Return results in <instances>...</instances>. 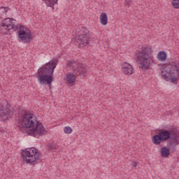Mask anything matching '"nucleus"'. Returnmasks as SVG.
Here are the masks:
<instances>
[{
  "label": "nucleus",
  "instance_id": "nucleus-19",
  "mask_svg": "<svg viewBox=\"0 0 179 179\" xmlns=\"http://www.w3.org/2000/svg\"><path fill=\"white\" fill-rule=\"evenodd\" d=\"M171 5L175 9H179V0H173Z\"/></svg>",
  "mask_w": 179,
  "mask_h": 179
},
{
  "label": "nucleus",
  "instance_id": "nucleus-12",
  "mask_svg": "<svg viewBox=\"0 0 179 179\" xmlns=\"http://www.w3.org/2000/svg\"><path fill=\"white\" fill-rule=\"evenodd\" d=\"M122 71L124 75H132L134 73V67L129 63L124 62L122 64Z\"/></svg>",
  "mask_w": 179,
  "mask_h": 179
},
{
  "label": "nucleus",
  "instance_id": "nucleus-20",
  "mask_svg": "<svg viewBox=\"0 0 179 179\" xmlns=\"http://www.w3.org/2000/svg\"><path fill=\"white\" fill-rule=\"evenodd\" d=\"M64 132L65 134H72V128H71L69 126L65 127L64 129Z\"/></svg>",
  "mask_w": 179,
  "mask_h": 179
},
{
  "label": "nucleus",
  "instance_id": "nucleus-24",
  "mask_svg": "<svg viewBox=\"0 0 179 179\" xmlns=\"http://www.w3.org/2000/svg\"><path fill=\"white\" fill-rule=\"evenodd\" d=\"M0 132H2V131L0 130Z\"/></svg>",
  "mask_w": 179,
  "mask_h": 179
},
{
  "label": "nucleus",
  "instance_id": "nucleus-6",
  "mask_svg": "<svg viewBox=\"0 0 179 179\" xmlns=\"http://www.w3.org/2000/svg\"><path fill=\"white\" fill-rule=\"evenodd\" d=\"M178 67L176 65L168 64L162 70V76L167 82L169 80H171L173 83L177 82L178 80Z\"/></svg>",
  "mask_w": 179,
  "mask_h": 179
},
{
  "label": "nucleus",
  "instance_id": "nucleus-10",
  "mask_svg": "<svg viewBox=\"0 0 179 179\" xmlns=\"http://www.w3.org/2000/svg\"><path fill=\"white\" fill-rule=\"evenodd\" d=\"M77 43H80V45H89V43L90 41V36H89V29H84L81 34L78 35L76 38Z\"/></svg>",
  "mask_w": 179,
  "mask_h": 179
},
{
  "label": "nucleus",
  "instance_id": "nucleus-1",
  "mask_svg": "<svg viewBox=\"0 0 179 179\" xmlns=\"http://www.w3.org/2000/svg\"><path fill=\"white\" fill-rule=\"evenodd\" d=\"M22 127L23 128H30L27 131L28 135L38 138L45 134V129L43 124L38 121L37 117L31 113H25L22 117Z\"/></svg>",
  "mask_w": 179,
  "mask_h": 179
},
{
  "label": "nucleus",
  "instance_id": "nucleus-18",
  "mask_svg": "<svg viewBox=\"0 0 179 179\" xmlns=\"http://www.w3.org/2000/svg\"><path fill=\"white\" fill-rule=\"evenodd\" d=\"M24 27L20 25V24H15V22H13L11 26L10 27V30H14V31H16L18 30V31H20L21 29H23Z\"/></svg>",
  "mask_w": 179,
  "mask_h": 179
},
{
  "label": "nucleus",
  "instance_id": "nucleus-13",
  "mask_svg": "<svg viewBox=\"0 0 179 179\" xmlns=\"http://www.w3.org/2000/svg\"><path fill=\"white\" fill-rule=\"evenodd\" d=\"M100 23L102 26H106L108 23V19L107 17V14L106 13H101L99 17Z\"/></svg>",
  "mask_w": 179,
  "mask_h": 179
},
{
  "label": "nucleus",
  "instance_id": "nucleus-11",
  "mask_svg": "<svg viewBox=\"0 0 179 179\" xmlns=\"http://www.w3.org/2000/svg\"><path fill=\"white\" fill-rule=\"evenodd\" d=\"M13 22H15V19L13 18H6L4 19L1 24V27H3L1 29V32L3 34H8L9 31H10V27L12 26Z\"/></svg>",
  "mask_w": 179,
  "mask_h": 179
},
{
  "label": "nucleus",
  "instance_id": "nucleus-16",
  "mask_svg": "<svg viewBox=\"0 0 179 179\" xmlns=\"http://www.w3.org/2000/svg\"><path fill=\"white\" fill-rule=\"evenodd\" d=\"M157 59L159 61H161V62H164V61H166L167 59V53L164 51H161L157 54Z\"/></svg>",
  "mask_w": 179,
  "mask_h": 179
},
{
  "label": "nucleus",
  "instance_id": "nucleus-8",
  "mask_svg": "<svg viewBox=\"0 0 179 179\" xmlns=\"http://www.w3.org/2000/svg\"><path fill=\"white\" fill-rule=\"evenodd\" d=\"M13 115V108L6 101H0V118L6 121Z\"/></svg>",
  "mask_w": 179,
  "mask_h": 179
},
{
  "label": "nucleus",
  "instance_id": "nucleus-9",
  "mask_svg": "<svg viewBox=\"0 0 179 179\" xmlns=\"http://www.w3.org/2000/svg\"><path fill=\"white\" fill-rule=\"evenodd\" d=\"M33 36L31 35V31L27 27H23L18 31V41H22V43H30Z\"/></svg>",
  "mask_w": 179,
  "mask_h": 179
},
{
  "label": "nucleus",
  "instance_id": "nucleus-14",
  "mask_svg": "<svg viewBox=\"0 0 179 179\" xmlns=\"http://www.w3.org/2000/svg\"><path fill=\"white\" fill-rule=\"evenodd\" d=\"M76 79V76H75V75L72 74V73H68L66 74V83H68L69 85H71L72 83H75V80Z\"/></svg>",
  "mask_w": 179,
  "mask_h": 179
},
{
  "label": "nucleus",
  "instance_id": "nucleus-7",
  "mask_svg": "<svg viewBox=\"0 0 179 179\" xmlns=\"http://www.w3.org/2000/svg\"><path fill=\"white\" fill-rule=\"evenodd\" d=\"M67 66L72 69L76 76H79L80 78H85L87 75L89 74L87 70L85 67V65L80 63H78L75 60L68 61Z\"/></svg>",
  "mask_w": 179,
  "mask_h": 179
},
{
  "label": "nucleus",
  "instance_id": "nucleus-15",
  "mask_svg": "<svg viewBox=\"0 0 179 179\" xmlns=\"http://www.w3.org/2000/svg\"><path fill=\"white\" fill-rule=\"evenodd\" d=\"M43 2H45L47 6H48L49 8H52V10L55 9V8H54V6L58 3V0H43Z\"/></svg>",
  "mask_w": 179,
  "mask_h": 179
},
{
  "label": "nucleus",
  "instance_id": "nucleus-22",
  "mask_svg": "<svg viewBox=\"0 0 179 179\" xmlns=\"http://www.w3.org/2000/svg\"><path fill=\"white\" fill-rule=\"evenodd\" d=\"M57 149V147L55 146V144H50L49 145V150H51L52 152H54Z\"/></svg>",
  "mask_w": 179,
  "mask_h": 179
},
{
  "label": "nucleus",
  "instance_id": "nucleus-5",
  "mask_svg": "<svg viewBox=\"0 0 179 179\" xmlns=\"http://www.w3.org/2000/svg\"><path fill=\"white\" fill-rule=\"evenodd\" d=\"M22 159L29 164H36L41 162V153L34 148H26L21 152Z\"/></svg>",
  "mask_w": 179,
  "mask_h": 179
},
{
  "label": "nucleus",
  "instance_id": "nucleus-21",
  "mask_svg": "<svg viewBox=\"0 0 179 179\" xmlns=\"http://www.w3.org/2000/svg\"><path fill=\"white\" fill-rule=\"evenodd\" d=\"M8 10H9V8L8 7H0V11L2 13H7Z\"/></svg>",
  "mask_w": 179,
  "mask_h": 179
},
{
  "label": "nucleus",
  "instance_id": "nucleus-4",
  "mask_svg": "<svg viewBox=\"0 0 179 179\" xmlns=\"http://www.w3.org/2000/svg\"><path fill=\"white\" fill-rule=\"evenodd\" d=\"M153 50L150 45L143 47L141 50L136 52L137 59L141 66L142 69H148L151 64H153V57L152 53Z\"/></svg>",
  "mask_w": 179,
  "mask_h": 179
},
{
  "label": "nucleus",
  "instance_id": "nucleus-23",
  "mask_svg": "<svg viewBox=\"0 0 179 179\" xmlns=\"http://www.w3.org/2000/svg\"><path fill=\"white\" fill-rule=\"evenodd\" d=\"M131 164L133 167H135V169H136V166L138 164L135 162H132Z\"/></svg>",
  "mask_w": 179,
  "mask_h": 179
},
{
  "label": "nucleus",
  "instance_id": "nucleus-2",
  "mask_svg": "<svg viewBox=\"0 0 179 179\" xmlns=\"http://www.w3.org/2000/svg\"><path fill=\"white\" fill-rule=\"evenodd\" d=\"M58 59H52V61L44 64L41 69H38L36 73V78L40 85H51L52 83V74L54 69L57 68Z\"/></svg>",
  "mask_w": 179,
  "mask_h": 179
},
{
  "label": "nucleus",
  "instance_id": "nucleus-3",
  "mask_svg": "<svg viewBox=\"0 0 179 179\" xmlns=\"http://www.w3.org/2000/svg\"><path fill=\"white\" fill-rule=\"evenodd\" d=\"M179 131L176 127H172L169 129H165L159 131L158 134H156L152 138V143L154 145H160L162 142H166L170 139V142L174 143V145H179Z\"/></svg>",
  "mask_w": 179,
  "mask_h": 179
},
{
  "label": "nucleus",
  "instance_id": "nucleus-17",
  "mask_svg": "<svg viewBox=\"0 0 179 179\" xmlns=\"http://www.w3.org/2000/svg\"><path fill=\"white\" fill-rule=\"evenodd\" d=\"M161 155L163 157H169L170 155V149L167 148V147H163L161 149Z\"/></svg>",
  "mask_w": 179,
  "mask_h": 179
}]
</instances>
